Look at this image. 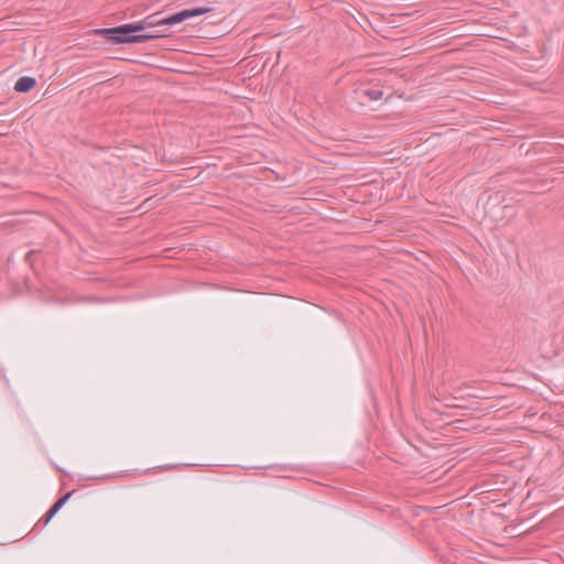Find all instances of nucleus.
<instances>
[{"instance_id": "1", "label": "nucleus", "mask_w": 564, "mask_h": 564, "mask_svg": "<svg viewBox=\"0 0 564 564\" xmlns=\"http://www.w3.org/2000/svg\"><path fill=\"white\" fill-rule=\"evenodd\" d=\"M95 32L115 44L139 43L152 40L153 36L150 34H141L142 26L135 25V23L110 29H98Z\"/></svg>"}, {"instance_id": "2", "label": "nucleus", "mask_w": 564, "mask_h": 564, "mask_svg": "<svg viewBox=\"0 0 564 564\" xmlns=\"http://www.w3.org/2000/svg\"><path fill=\"white\" fill-rule=\"evenodd\" d=\"M210 11L212 9L208 7L193 8L174 13L167 18H160V13H153L147 17L143 21L135 23V25H141L142 31H145V29H160L162 26H172L182 23L188 19L203 15Z\"/></svg>"}, {"instance_id": "3", "label": "nucleus", "mask_w": 564, "mask_h": 564, "mask_svg": "<svg viewBox=\"0 0 564 564\" xmlns=\"http://www.w3.org/2000/svg\"><path fill=\"white\" fill-rule=\"evenodd\" d=\"M36 85V79L31 76H23L14 84V90L20 94L29 93Z\"/></svg>"}, {"instance_id": "4", "label": "nucleus", "mask_w": 564, "mask_h": 564, "mask_svg": "<svg viewBox=\"0 0 564 564\" xmlns=\"http://www.w3.org/2000/svg\"><path fill=\"white\" fill-rule=\"evenodd\" d=\"M360 94L370 101H377L382 98L383 90L378 87L362 86L359 88Z\"/></svg>"}, {"instance_id": "5", "label": "nucleus", "mask_w": 564, "mask_h": 564, "mask_svg": "<svg viewBox=\"0 0 564 564\" xmlns=\"http://www.w3.org/2000/svg\"><path fill=\"white\" fill-rule=\"evenodd\" d=\"M72 492H67L65 496L59 498L48 510L46 513V520L45 523H48L51 519L59 511V509L67 502V500L70 498Z\"/></svg>"}, {"instance_id": "6", "label": "nucleus", "mask_w": 564, "mask_h": 564, "mask_svg": "<svg viewBox=\"0 0 564 564\" xmlns=\"http://www.w3.org/2000/svg\"><path fill=\"white\" fill-rule=\"evenodd\" d=\"M72 492H67L65 496L59 498L48 510L46 513V520L45 523H48L51 519L59 511V509L67 502V500L70 498Z\"/></svg>"}, {"instance_id": "7", "label": "nucleus", "mask_w": 564, "mask_h": 564, "mask_svg": "<svg viewBox=\"0 0 564 564\" xmlns=\"http://www.w3.org/2000/svg\"><path fill=\"white\" fill-rule=\"evenodd\" d=\"M141 34L155 35V36H152V39H159V37H163L165 35L159 29H145V31H142Z\"/></svg>"}]
</instances>
